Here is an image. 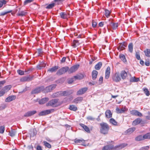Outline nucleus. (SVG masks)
I'll use <instances>...</instances> for the list:
<instances>
[{
  "mask_svg": "<svg viewBox=\"0 0 150 150\" xmlns=\"http://www.w3.org/2000/svg\"><path fill=\"white\" fill-rule=\"evenodd\" d=\"M145 139L144 135L142 136V135H140L136 137L135 138V140L137 141H140Z\"/></svg>",
  "mask_w": 150,
  "mask_h": 150,
  "instance_id": "cd10ccee",
  "label": "nucleus"
},
{
  "mask_svg": "<svg viewBox=\"0 0 150 150\" xmlns=\"http://www.w3.org/2000/svg\"><path fill=\"white\" fill-rule=\"evenodd\" d=\"M144 52L146 56L150 57V49H147Z\"/></svg>",
  "mask_w": 150,
  "mask_h": 150,
  "instance_id": "a19ab883",
  "label": "nucleus"
},
{
  "mask_svg": "<svg viewBox=\"0 0 150 150\" xmlns=\"http://www.w3.org/2000/svg\"><path fill=\"white\" fill-rule=\"evenodd\" d=\"M17 72L19 74L22 75L24 74V71H23L18 70L17 71Z\"/></svg>",
  "mask_w": 150,
  "mask_h": 150,
  "instance_id": "5fc2aeb1",
  "label": "nucleus"
},
{
  "mask_svg": "<svg viewBox=\"0 0 150 150\" xmlns=\"http://www.w3.org/2000/svg\"><path fill=\"white\" fill-rule=\"evenodd\" d=\"M120 58L124 62H125L126 61V59L125 58V56L123 54H121L119 56Z\"/></svg>",
  "mask_w": 150,
  "mask_h": 150,
  "instance_id": "79ce46f5",
  "label": "nucleus"
},
{
  "mask_svg": "<svg viewBox=\"0 0 150 150\" xmlns=\"http://www.w3.org/2000/svg\"><path fill=\"white\" fill-rule=\"evenodd\" d=\"M16 133V130L12 129L9 132V135L11 137H13L15 135Z\"/></svg>",
  "mask_w": 150,
  "mask_h": 150,
  "instance_id": "7c9ffc66",
  "label": "nucleus"
},
{
  "mask_svg": "<svg viewBox=\"0 0 150 150\" xmlns=\"http://www.w3.org/2000/svg\"><path fill=\"white\" fill-rule=\"evenodd\" d=\"M56 86V85L53 84L46 87L44 89V92L46 93L50 91L55 88Z\"/></svg>",
  "mask_w": 150,
  "mask_h": 150,
  "instance_id": "6e6552de",
  "label": "nucleus"
},
{
  "mask_svg": "<svg viewBox=\"0 0 150 150\" xmlns=\"http://www.w3.org/2000/svg\"><path fill=\"white\" fill-rule=\"evenodd\" d=\"M4 126H0V133H3L4 131Z\"/></svg>",
  "mask_w": 150,
  "mask_h": 150,
  "instance_id": "864d4df0",
  "label": "nucleus"
},
{
  "mask_svg": "<svg viewBox=\"0 0 150 150\" xmlns=\"http://www.w3.org/2000/svg\"><path fill=\"white\" fill-rule=\"evenodd\" d=\"M54 111V109L47 110L40 112L39 113L38 115L40 116L45 115L49 114L51 112H53Z\"/></svg>",
  "mask_w": 150,
  "mask_h": 150,
  "instance_id": "0eeeda50",
  "label": "nucleus"
},
{
  "mask_svg": "<svg viewBox=\"0 0 150 150\" xmlns=\"http://www.w3.org/2000/svg\"><path fill=\"white\" fill-rule=\"evenodd\" d=\"M110 25L113 29H115L118 26V23H111Z\"/></svg>",
  "mask_w": 150,
  "mask_h": 150,
  "instance_id": "2f4dec72",
  "label": "nucleus"
},
{
  "mask_svg": "<svg viewBox=\"0 0 150 150\" xmlns=\"http://www.w3.org/2000/svg\"><path fill=\"white\" fill-rule=\"evenodd\" d=\"M7 1L5 0H0V8L2 7L4 5L6 4Z\"/></svg>",
  "mask_w": 150,
  "mask_h": 150,
  "instance_id": "37998d69",
  "label": "nucleus"
},
{
  "mask_svg": "<svg viewBox=\"0 0 150 150\" xmlns=\"http://www.w3.org/2000/svg\"><path fill=\"white\" fill-rule=\"evenodd\" d=\"M97 25V23L96 22L93 21L92 25L93 27H95Z\"/></svg>",
  "mask_w": 150,
  "mask_h": 150,
  "instance_id": "e2e57ef3",
  "label": "nucleus"
},
{
  "mask_svg": "<svg viewBox=\"0 0 150 150\" xmlns=\"http://www.w3.org/2000/svg\"><path fill=\"white\" fill-rule=\"evenodd\" d=\"M87 87H84L79 89L77 92V95H80L85 93L88 90Z\"/></svg>",
  "mask_w": 150,
  "mask_h": 150,
  "instance_id": "9b49d317",
  "label": "nucleus"
},
{
  "mask_svg": "<svg viewBox=\"0 0 150 150\" xmlns=\"http://www.w3.org/2000/svg\"><path fill=\"white\" fill-rule=\"evenodd\" d=\"M12 11L11 10H10L9 11H5V12H2L0 13V16L5 15L8 13H10L11 12H12Z\"/></svg>",
  "mask_w": 150,
  "mask_h": 150,
  "instance_id": "09e8293b",
  "label": "nucleus"
},
{
  "mask_svg": "<svg viewBox=\"0 0 150 150\" xmlns=\"http://www.w3.org/2000/svg\"><path fill=\"white\" fill-rule=\"evenodd\" d=\"M58 68L59 67L58 66H55L52 68L48 70V71L51 72H55Z\"/></svg>",
  "mask_w": 150,
  "mask_h": 150,
  "instance_id": "c85d7f7f",
  "label": "nucleus"
},
{
  "mask_svg": "<svg viewBox=\"0 0 150 150\" xmlns=\"http://www.w3.org/2000/svg\"><path fill=\"white\" fill-rule=\"evenodd\" d=\"M45 146L47 147L50 148L51 146V145L46 141H44L43 142Z\"/></svg>",
  "mask_w": 150,
  "mask_h": 150,
  "instance_id": "a18cd8bd",
  "label": "nucleus"
},
{
  "mask_svg": "<svg viewBox=\"0 0 150 150\" xmlns=\"http://www.w3.org/2000/svg\"><path fill=\"white\" fill-rule=\"evenodd\" d=\"M36 113L35 110H33L28 111L24 115V116L25 117H28Z\"/></svg>",
  "mask_w": 150,
  "mask_h": 150,
  "instance_id": "f3484780",
  "label": "nucleus"
},
{
  "mask_svg": "<svg viewBox=\"0 0 150 150\" xmlns=\"http://www.w3.org/2000/svg\"><path fill=\"white\" fill-rule=\"evenodd\" d=\"M33 0H25L24 2V5H25L33 1Z\"/></svg>",
  "mask_w": 150,
  "mask_h": 150,
  "instance_id": "8fccbe9b",
  "label": "nucleus"
},
{
  "mask_svg": "<svg viewBox=\"0 0 150 150\" xmlns=\"http://www.w3.org/2000/svg\"><path fill=\"white\" fill-rule=\"evenodd\" d=\"M120 75L123 79H126L127 74V73L125 71H122L121 72L120 76Z\"/></svg>",
  "mask_w": 150,
  "mask_h": 150,
  "instance_id": "aec40b11",
  "label": "nucleus"
},
{
  "mask_svg": "<svg viewBox=\"0 0 150 150\" xmlns=\"http://www.w3.org/2000/svg\"><path fill=\"white\" fill-rule=\"evenodd\" d=\"M87 119L88 120H93L95 119L94 118L91 116H89L87 117Z\"/></svg>",
  "mask_w": 150,
  "mask_h": 150,
  "instance_id": "bf43d9fd",
  "label": "nucleus"
},
{
  "mask_svg": "<svg viewBox=\"0 0 150 150\" xmlns=\"http://www.w3.org/2000/svg\"><path fill=\"white\" fill-rule=\"evenodd\" d=\"M16 98V96L15 95H12L10 96L7 98L5 100L6 102H9L15 100Z\"/></svg>",
  "mask_w": 150,
  "mask_h": 150,
  "instance_id": "4468645a",
  "label": "nucleus"
},
{
  "mask_svg": "<svg viewBox=\"0 0 150 150\" xmlns=\"http://www.w3.org/2000/svg\"><path fill=\"white\" fill-rule=\"evenodd\" d=\"M49 100V99L48 98H43L39 101V104H44L48 101Z\"/></svg>",
  "mask_w": 150,
  "mask_h": 150,
  "instance_id": "412c9836",
  "label": "nucleus"
},
{
  "mask_svg": "<svg viewBox=\"0 0 150 150\" xmlns=\"http://www.w3.org/2000/svg\"><path fill=\"white\" fill-rule=\"evenodd\" d=\"M105 117L108 118H111L112 117V113L109 110H107L105 112Z\"/></svg>",
  "mask_w": 150,
  "mask_h": 150,
  "instance_id": "6ab92c4d",
  "label": "nucleus"
},
{
  "mask_svg": "<svg viewBox=\"0 0 150 150\" xmlns=\"http://www.w3.org/2000/svg\"><path fill=\"white\" fill-rule=\"evenodd\" d=\"M73 42H74V45H73V46L74 47H76V46H78L79 44V42L78 40H74V41Z\"/></svg>",
  "mask_w": 150,
  "mask_h": 150,
  "instance_id": "de8ad7c7",
  "label": "nucleus"
},
{
  "mask_svg": "<svg viewBox=\"0 0 150 150\" xmlns=\"http://www.w3.org/2000/svg\"><path fill=\"white\" fill-rule=\"evenodd\" d=\"M69 108L70 110H73L74 111H75L77 110V107L75 105H70Z\"/></svg>",
  "mask_w": 150,
  "mask_h": 150,
  "instance_id": "4c0bfd02",
  "label": "nucleus"
},
{
  "mask_svg": "<svg viewBox=\"0 0 150 150\" xmlns=\"http://www.w3.org/2000/svg\"><path fill=\"white\" fill-rule=\"evenodd\" d=\"M100 133L104 134H107L110 128L108 125L106 123L102 122L100 124Z\"/></svg>",
  "mask_w": 150,
  "mask_h": 150,
  "instance_id": "f257e3e1",
  "label": "nucleus"
},
{
  "mask_svg": "<svg viewBox=\"0 0 150 150\" xmlns=\"http://www.w3.org/2000/svg\"><path fill=\"white\" fill-rule=\"evenodd\" d=\"M33 78V76H25L21 78V81H30L32 80Z\"/></svg>",
  "mask_w": 150,
  "mask_h": 150,
  "instance_id": "dca6fc26",
  "label": "nucleus"
},
{
  "mask_svg": "<svg viewBox=\"0 0 150 150\" xmlns=\"http://www.w3.org/2000/svg\"><path fill=\"white\" fill-rule=\"evenodd\" d=\"M117 112V113H122L125 112L128 109L126 108L125 106L121 109L117 108L116 109Z\"/></svg>",
  "mask_w": 150,
  "mask_h": 150,
  "instance_id": "ddd939ff",
  "label": "nucleus"
},
{
  "mask_svg": "<svg viewBox=\"0 0 150 150\" xmlns=\"http://www.w3.org/2000/svg\"><path fill=\"white\" fill-rule=\"evenodd\" d=\"M113 80L116 82H119L121 80L120 74L119 73H115L112 77Z\"/></svg>",
  "mask_w": 150,
  "mask_h": 150,
  "instance_id": "39448f33",
  "label": "nucleus"
},
{
  "mask_svg": "<svg viewBox=\"0 0 150 150\" xmlns=\"http://www.w3.org/2000/svg\"><path fill=\"white\" fill-rule=\"evenodd\" d=\"M55 5V4L54 3L48 5L46 7L48 9H50L53 8Z\"/></svg>",
  "mask_w": 150,
  "mask_h": 150,
  "instance_id": "49530a36",
  "label": "nucleus"
},
{
  "mask_svg": "<svg viewBox=\"0 0 150 150\" xmlns=\"http://www.w3.org/2000/svg\"><path fill=\"white\" fill-rule=\"evenodd\" d=\"M127 145V144L123 143L115 147L116 148H118V149H121L124 148Z\"/></svg>",
  "mask_w": 150,
  "mask_h": 150,
  "instance_id": "bb28decb",
  "label": "nucleus"
},
{
  "mask_svg": "<svg viewBox=\"0 0 150 150\" xmlns=\"http://www.w3.org/2000/svg\"><path fill=\"white\" fill-rule=\"evenodd\" d=\"M130 113L133 115L136 116H137L139 117H142V113L139 112L137 110H133L130 111Z\"/></svg>",
  "mask_w": 150,
  "mask_h": 150,
  "instance_id": "f8f14e48",
  "label": "nucleus"
},
{
  "mask_svg": "<svg viewBox=\"0 0 150 150\" xmlns=\"http://www.w3.org/2000/svg\"><path fill=\"white\" fill-rule=\"evenodd\" d=\"M74 81V78L73 77L69 79L68 83H71Z\"/></svg>",
  "mask_w": 150,
  "mask_h": 150,
  "instance_id": "13d9d810",
  "label": "nucleus"
},
{
  "mask_svg": "<svg viewBox=\"0 0 150 150\" xmlns=\"http://www.w3.org/2000/svg\"><path fill=\"white\" fill-rule=\"evenodd\" d=\"M110 12L109 10L107 9L105 10V16H106L107 18H108L110 16Z\"/></svg>",
  "mask_w": 150,
  "mask_h": 150,
  "instance_id": "c03bdc74",
  "label": "nucleus"
},
{
  "mask_svg": "<svg viewBox=\"0 0 150 150\" xmlns=\"http://www.w3.org/2000/svg\"><path fill=\"white\" fill-rule=\"evenodd\" d=\"M73 77L74 78V81L76 79H81V77L79 75H77L76 76H74Z\"/></svg>",
  "mask_w": 150,
  "mask_h": 150,
  "instance_id": "6e6d98bb",
  "label": "nucleus"
},
{
  "mask_svg": "<svg viewBox=\"0 0 150 150\" xmlns=\"http://www.w3.org/2000/svg\"><path fill=\"white\" fill-rule=\"evenodd\" d=\"M60 15L62 18L64 19L67 18V14L65 12H61L60 13Z\"/></svg>",
  "mask_w": 150,
  "mask_h": 150,
  "instance_id": "c756f323",
  "label": "nucleus"
},
{
  "mask_svg": "<svg viewBox=\"0 0 150 150\" xmlns=\"http://www.w3.org/2000/svg\"><path fill=\"white\" fill-rule=\"evenodd\" d=\"M80 125L88 133L90 132V130L88 127L86 126L83 124H80Z\"/></svg>",
  "mask_w": 150,
  "mask_h": 150,
  "instance_id": "393cba45",
  "label": "nucleus"
},
{
  "mask_svg": "<svg viewBox=\"0 0 150 150\" xmlns=\"http://www.w3.org/2000/svg\"><path fill=\"white\" fill-rule=\"evenodd\" d=\"M145 139H150V132L144 135Z\"/></svg>",
  "mask_w": 150,
  "mask_h": 150,
  "instance_id": "3c124183",
  "label": "nucleus"
},
{
  "mask_svg": "<svg viewBox=\"0 0 150 150\" xmlns=\"http://www.w3.org/2000/svg\"><path fill=\"white\" fill-rule=\"evenodd\" d=\"M139 80V78H136L134 77H132L130 78V81L131 82H137Z\"/></svg>",
  "mask_w": 150,
  "mask_h": 150,
  "instance_id": "c9c22d12",
  "label": "nucleus"
},
{
  "mask_svg": "<svg viewBox=\"0 0 150 150\" xmlns=\"http://www.w3.org/2000/svg\"><path fill=\"white\" fill-rule=\"evenodd\" d=\"M114 148V146L112 145H108L104 146L102 150H110Z\"/></svg>",
  "mask_w": 150,
  "mask_h": 150,
  "instance_id": "5701e85b",
  "label": "nucleus"
},
{
  "mask_svg": "<svg viewBox=\"0 0 150 150\" xmlns=\"http://www.w3.org/2000/svg\"><path fill=\"white\" fill-rule=\"evenodd\" d=\"M79 67V64H76L71 67L69 69L68 73L69 74L72 73L76 71Z\"/></svg>",
  "mask_w": 150,
  "mask_h": 150,
  "instance_id": "423d86ee",
  "label": "nucleus"
},
{
  "mask_svg": "<svg viewBox=\"0 0 150 150\" xmlns=\"http://www.w3.org/2000/svg\"><path fill=\"white\" fill-rule=\"evenodd\" d=\"M129 51L132 53L133 50V45L132 43H131L129 44L128 46Z\"/></svg>",
  "mask_w": 150,
  "mask_h": 150,
  "instance_id": "f704fd0d",
  "label": "nucleus"
},
{
  "mask_svg": "<svg viewBox=\"0 0 150 150\" xmlns=\"http://www.w3.org/2000/svg\"><path fill=\"white\" fill-rule=\"evenodd\" d=\"M98 72L96 70H93L92 72V78L93 80H95L97 78Z\"/></svg>",
  "mask_w": 150,
  "mask_h": 150,
  "instance_id": "b1692460",
  "label": "nucleus"
},
{
  "mask_svg": "<svg viewBox=\"0 0 150 150\" xmlns=\"http://www.w3.org/2000/svg\"><path fill=\"white\" fill-rule=\"evenodd\" d=\"M36 149L37 150H42L41 147L39 145L37 146Z\"/></svg>",
  "mask_w": 150,
  "mask_h": 150,
  "instance_id": "338daca9",
  "label": "nucleus"
},
{
  "mask_svg": "<svg viewBox=\"0 0 150 150\" xmlns=\"http://www.w3.org/2000/svg\"><path fill=\"white\" fill-rule=\"evenodd\" d=\"M83 100V98L82 97H78L75 98L74 101V102L75 103H80Z\"/></svg>",
  "mask_w": 150,
  "mask_h": 150,
  "instance_id": "a878e982",
  "label": "nucleus"
},
{
  "mask_svg": "<svg viewBox=\"0 0 150 150\" xmlns=\"http://www.w3.org/2000/svg\"><path fill=\"white\" fill-rule=\"evenodd\" d=\"M68 95L66 91L54 93L52 95L53 97H58L59 96H66Z\"/></svg>",
  "mask_w": 150,
  "mask_h": 150,
  "instance_id": "1a4fd4ad",
  "label": "nucleus"
},
{
  "mask_svg": "<svg viewBox=\"0 0 150 150\" xmlns=\"http://www.w3.org/2000/svg\"><path fill=\"white\" fill-rule=\"evenodd\" d=\"M69 67H62L59 69L57 72V74L58 75L62 74L67 71H68Z\"/></svg>",
  "mask_w": 150,
  "mask_h": 150,
  "instance_id": "20e7f679",
  "label": "nucleus"
},
{
  "mask_svg": "<svg viewBox=\"0 0 150 150\" xmlns=\"http://www.w3.org/2000/svg\"><path fill=\"white\" fill-rule=\"evenodd\" d=\"M146 118L148 120H150V112L149 113V115L148 116H147L146 117Z\"/></svg>",
  "mask_w": 150,
  "mask_h": 150,
  "instance_id": "774afa93",
  "label": "nucleus"
},
{
  "mask_svg": "<svg viewBox=\"0 0 150 150\" xmlns=\"http://www.w3.org/2000/svg\"><path fill=\"white\" fill-rule=\"evenodd\" d=\"M44 87L43 86L37 88L33 90L31 93L32 94L38 93L42 91H44Z\"/></svg>",
  "mask_w": 150,
  "mask_h": 150,
  "instance_id": "9d476101",
  "label": "nucleus"
},
{
  "mask_svg": "<svg viewBox=\"0 0 150 150\" xmlns=\"http://www.w3.org/2000/svg\"><path fill=\"white\" fill-rule=\"evenodd\" d=\"M27 13L25 11H21L18 12V15L19 16H23L25 15Z\"/></svg>",
  "mask_w": 150,
  "mask_h": 150,
  "instance_id": "ea45409f",
  "label": "nucleus"
},
{
  "mask_svg": "<svg viewBox=\"0 0 150 150\" xmlns=\"http://www.w3.org/2000/svg\"><path fill=\"white\" fill-rule=\"evenodd\" d=\"M110 68L109 67H107L105 71V78L106 79H108L110 76Z\"/></svg>",
  "mask_w": 150,
  "mask_h": 150,
  "instance_id": "a211bd4d",
  "label": "nucleus"
},
{
  "mask_svg": "<svg viewBox=\"0 0 150 150\" xmlns=\"http://www.w3.org/2000/svg\"><path fill=\"white\" fill-rule=\"evenodd\" d=\"M110 122L111 124L114 125H117V122H116L115 120L112 118H111L110 119Z\"/></svg>",
  "mask_w": 150,
  "mask_h": 150,
  "instance_id": "58836bf2",
  "label": "nucleus"
},
{
  "mask_svg": "<svg viewBox=\"0 0 150 150\" xmlns=\"http://www.w3.org/2000/svg\"><path fill=\"white\" fill-rule=\"evenodd\" d=\"M126 46L127 44L125 43H121L120 45L119 50H122L125 48V47H126Z\"/></svg>",
  "mask_w": 150,
  "mask_h": 150,
  "instance_id": "473e14b6",
  "label": "nucleus"
},
{
  "mask_svg": "<svg viewBox=\"0 0 150 150\" xmlns=\"http://www.w3.org/2000/svg\"><path fill=\"white\" fill-rule=\"evenodd\" d=\"M11 86L10 85H7L4 86L0 91V97L3 96L5 93L8 91L11 88Z\"/></svg>",
  "mask_w": 150,
  "mask_h": 150,
  "instance_id": "7ed1b4c3",
  "label": "nucleus"
},
{
  "mask_svg": "<svg viewBox=\"0 0 150 150\" xmlns=\"http://www.w3.org/2000/svg\"><path fill=\"white\" fill-rule=\"evenodd\" d=\"M145 64L146 66H149L150 64V62L149 61H146L145 62Z\"/></svg>",
  "mask_w": 150,
  "mask_h": 150,
  "instance_id": "69168bd1",
  "label": "nucleus"
},
{
  "mask_svg": "<svg viewBox=\"0 0 150 150\" xmlns=\"http://www.w3.org/2000/svg\"><path fill=\"white\" fill-rule=\"evenodd\" d=\"M144 91L147 96H149V92L147 89L146 88H144Z\"/></svg>",
  "mask_w": 150,
  "mask_h": 150,
  "instance_id": "603ef678",
  "label": "nucleus"
},
{
  "mask_svg": "<svg viewBox=\"0 0 150 150\" xmlns=\"http://www.w3.org/2000/svg\"><path fill=\"white\" fill-rule=\"evenodd\" d=\"M74 142L75 143H79L81 145H84L85 143V141L82 139H74Z\"/></svg>",
  "mask_w": 150,
  "mask_h": 150,
  "instance_id": "2eb2a0df",
  "label": "nucleus"
},
{
  "mask_svg": "<svg viewBox=\"0 0 150 150\" xmlns=\"http://www.w3.org/2000/svg\"><path fill=\"white\" fill-rule=\"evenodd\" d=\"M136 58L138 60H139L140 59V57L139 55L137 54V53H136Z\"/></svg>",
  "mask_w": 150,
  "mask_h": 150,
  "instance_id": "052dcab7",
  "label": "nucleus"
},
{
  "mask_svg": "<svg viewBox=\"0 0 150 150\" xmlns=\"http://www.w3.org/2000/svg\"><path fill=\"white\" fill-rule=\"evenodd\" d=\"M60 105V103L57 99L52 100L46 104L47 106H51L53 107H57Z\"/></svg>",
  "mask_w": 150,
  "mask_h": 150,
  "instance_id": "f03ea898",
  "label": "nucleus"
},
{
  "mask_svg": "<svg viewBox=\"0 0 150 150\" xmlns=\"http://www.w3.org/2000/svg\"><path fill=\"white\" fill-rule=\"evenodd\" d=\"M135 130V128L134 127L128 129L127 131V133L129 134H130L132 133Z\"/></svg>",
  "mask_w": 150,
  "mask_h": 150,
  "instance_id": "e433bc0d",
  "label": "nucleus"
},
{
  "mask_svg": "<svg viewBox=\"0 0 150 150\" xmlns=\"http://www.w3.org/2000/svg\"><path fill=\"white\" fill-rule=\"evenodd\" d=\"M66 57H64L62 58V60H61V62L62 63H64L66 61Z\"/></svg>",
  "mask_w": 150,
  "mask_h": 150,
  "instance_id": "0e129e2a",
  "label": "nucleus"
},
{
  "mask_svg": "<svg viewBox=\"0 0 150 150\" xmlns=\"http://www.w3.org/2000/svg\"><path fill=\"white\" fill-rule=\"evenodd\" d=\"M5 83L4 81H0V89L1 88L3 85Z\"/></svg>",
  "mask_w": 150,
  "mask_h": 150,
  "instance_id": "680f3d73",
  "label": "nucleus"
},
{
  "mask_svg": "<svg viewBox=\"0 0 150 150\" xmlns=\"http://www.w3.org/2000/svg\"><path fill=\"white\" fill-rule=\"evenodd\" d=\"M149 147L148 146H146L142 147L140 150H148L149 149Z\"/></svg>",
  "mask_w": 150,
  "mask_h": 150,
  "instance_id": "4d7b16f0",
  "label": "nucleus"
},
{
  "mask_svg": "<svg viewBox=\"0 0 150 150\" xmlns=\"http://www.w3.org/2000/svg\"><path fill=\"white\" fill-rule=\"evenodd\" d=\"M142 121V119L140 118H138L134 120L132 123L133 125H136L139 124Z\"/></svg>",
  "mask_w": 150,
  "mask_h": 150,
  "instance_id": "4be33fe9",
  "label": "nucleus"
},
{
  "mask_svg": "<svg viewBox=\"0 0 150 150\" xmlns=\"http://www.w3.org/2000/svg\"><path fill=\"white\" fill-rule=\"evenodd\" d=\"M102 66V63L99 62L95 66V69L96 70H99Z\"/></svg>",
  "mask_w": 150,
  "mask_h": 150,
  "instance_id": "72a5a7b5",
  "label": "nucleus"
}]
</instances>
